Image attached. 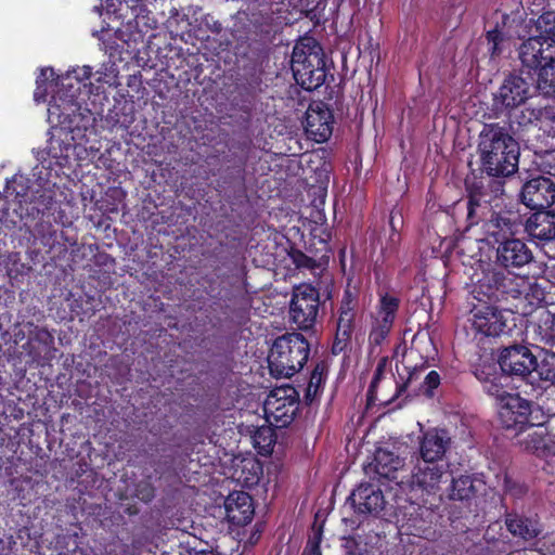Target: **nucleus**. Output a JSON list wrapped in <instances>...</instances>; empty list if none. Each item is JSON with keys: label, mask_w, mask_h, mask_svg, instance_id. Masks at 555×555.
<instances>
[{"label": "nucleus", "mask_w": 555, "mask_h": 555, "mask_svg": "<svg viewBox=\"0 0 555 555\" xmlns=\"http://www.w3.org/2000/svg\"><path fill=\"white\" fill-rule=\"evenodd\" d=\"M533 75L537 76L535 89L544 96L555 99V61L543 66Z\"/></svg>", "instance_id": "nucleus-40"}, {"label": "nucleus", "mask_w": 555, "mask_h": 555, "mask_svg": "<svg viewBox=\"0 0 555 555\" xmlns=\"http://www.w3.org/2000/svg\"><path fill=\"white\" fill-rule=\"evenodd\" d=\"M505 526L513 537L520 538L524 541H531L542 532L537 517L527 516L514 511L505 513Z\"/></svg>", "instance_id": "nucleus-30"}, {"label": "nucleus", "mask_w": 555, "mask_h": 555, "mask_svg": "<svg viewBox=\"0 0 555 555\" xmlns=\"http://www.w3.org/2000/svg\"><path fill=\"white\" fill-rule=\"evenodd\" d=\"M427 362L423 361L420 365L409 366L408 370V377L402 383H397L396 392L395 395L388 399L383 401V403H390L395 399L401 397L408 389V387L414 382L421 378L422 373L426 370Z\"/></svg>", "instance_id": "nucleus-44"}, {"label": "nucleus", "mask_w": 555, "mask_h": 555, "mask_svg": "<svg viewBox=\"0 0 555 555\" xmlns=\"http://www.w3.org/2000/svg\"><path fill=\"white\" fill-rule=\"evenodd\" d=\"M477 154L481 172L489 177L507 178L518 170L520 145L506 125L483 124L477 139Z\"/></svg>", "instance_id": "nucleus-2"}, {"label": "nucleus", "mask_w": 555, "mask_h": 555, "mask_svg": "<svg viewBox=\"0 0 555 555\" xmlns=\"http://www.w3.org/2000/svg\"><path fill=\"white\" fill-rule=\"evenodd\" d=\"M238 481L246 488H253L257 486L262 477L263 468L259 460L244 459L242 465L235 470Z\"/></svg>", "instance_id": "nucleus-37"}, {"label": "nucleus", "mask_w": 555, "mask_h": 555, "mask_svg": "<svg viewBox=\"0 0 555 555\" xmlns=\"http://www.w3.org/2000/svg\"><path fill=\"white\" fill-rule=\"evenodd\" d=\"M318 229H313L309 234V240L304 241L305 250L315 258V262H320L321 260L328 259L330 245L328 238L330 234L326 235V238L317 234Z\"/></svg>", "instance_id": "nucleus-39"}, {"label": "nucleus", "mask_w": 555, "mask_h": 555, "mask_svg": "<svg viewBox=\"0 0 555 555\" xmlns=\"http://www.w3.org/2000/svg\"><path fill=\"white\" fill-rule=\"evenodd\" d=\"M48 112L50 120L55 119L63 131L72 134L73 140L85 137L93 121L91 112L87 108L82 109L81 104H70L64 108L50 105Z\"/></svg>", "instance_id": "nucleus-18"}, {"label": "nucleus", "mask_w": 555, "mask_h": 555, "mask_svg": "<svg viewBox=\"0 0 555 555\" xmlns=\"http://www.w3.org/2000/svg\"><path fill=\"white\" fill-rule=\"evenodd\" d=\"M372 465L379 479L392 481L397 479V472L402 466V461L388 450L377 449Z\"/></svg>", "instance_id": "nucleus-33"}, {"label": "nucleus", "mask_w": 555, "mask_h": 555, "mask_svg": "<svg viewBox=\"0 0 555 555\" xmlns=\"http://www.w3.org/2000/svg\"><path fill=\"white\" fill-rule=\"evenodd\" d=\"M452 443L450 434L444 428H429L418 437L417 459L448 462L444 456Z\"/></svg>", "instance_id": "nucleus-24"}, {"label": "nucleus", "mask_w": 555, "mask_h": 555, "mask_svg": "<svg viewBox=\"0 0 555 555\" xmlns=\"http://www.w3.org/2000/svg\"><path fill=\"white\" fill-rule=\"evenodd\" d=\"M533 93L530 79L521 74L509 73L492 93L491 112L495 118L511 117L513 112L522 106Z\"/></svg>", "instance_id": "nucleus-10"}, {"label": "nucleus", "mask_w": 555, "mask_h": 555, "mask_svg": "<svg viewBox=\"0 0 555 555\" xmlns=\"http://www.w3.org/2000/svg\"><path fill=\"white\" fill-rule=\"evenodd\" d=\"M51 78V83L54 80L53 68H42L36 79V85H48V80Z\"/></svg>", "instance_id": "nucleus-51"}, {"label": "nucleus", "mask_w": 555, "mask_h": 555, "mask_svg": "<svg viewBox=\"0 0 555 555\" xmlns=\"http://www.w3.org/2000/svg\"><path fill=\"white\" fill-rule=\"evenodd\" d=\"M473 373L482 384L483 390L489 396L496 398L499 403L503 402V397L512 395L505 390L502 383L505 374L502 371L498 372L496 363L493 360L476 365Z\"/></svg>", "instance_id": "nucleus-27"}, {"label": "nucleus", "mask_w": 555, "mask_h": 555, "mask_svg": "<svg viewBox=\"0 0 555 555\" xmlns=\"http://www.w3.org/2000/svg\"><path fill=\"white\" fill-rule=\"evenodd\" d=\"M322 541V531L319 530L313 532L312 535L309 537L307 544L304 548L302 555H322L321 553V544Z\"/></svg>", "instance_id": "nucleus-49"}, {"label": "nucleus", "mask_w": 555, "mask_h": 555, "mask_svg": "<svg viewBox=\"0 0 555 555\" xmlns=\"http://www.w3.org/2000/svg\"><path fill=\"white\" fill-rule=\"evenodd\" d=\"M327 364L324 361H319L315 363L313 370L311 371L309 382L306 388L305 400L307 402H312L317 397H319L322 391L324 384L327 378Z\"/></svg>", "instance_id": "nucleus-36"}, {"label": "nucleus", "mask_w": 555, "mask_h": 555, "mask_svg": "<svg viewBox=\"0 0 555 555\" xmlns=\"http://www.w3.org/2000/svg\"><path fill=\"white\" fill-rule=\"evenodd\" d=\"M525 231L533 238L551 242L555 240V208L535 210L526 220Z\"/></svg>", "instance_id": "nucleus-28"}, {"label": "nucleus", "mask_w": 555, "mask_h": 555, "mask_svg": "<svg viewBox=\"0 0 555 555\" xmlns=\"http://www.w3.org/2000/svg\"><path fill=\"white\" fill-rule=\"evenodd\" d=\"M515 493H516V494H521V493H524V489H522V487H519V489H518Z\"/></svg>", "instance_id": "nucleus-58"}, {"label": "nucleus", "mask_w": 555, "mask_h": 555, "mask_svg": "<svg viewBox=\"0 0 555 555\" xmlns=\"http://www.w3.org/2000/svg\"><path fill=\"white\" fill-rule=\"evenodd\" d=\"M310 344L300 333H286L272 344L268 354V369L274 378H291L307 363Z\"/></svg>", "instance_id": "nucleus-8"}, {"label": "nucleus", "mask_w": 555, "mask_h": 555, "mask_svg": "<svg viewBox=\"0 0 555 555\" xmlns=\"http://www.w3.org/2000/svg\"><path fill=\"white\" fill-rule=\"evenodd\" d=\"M156 479L172 485L180 479L176 453L162 454L153 462Z\"/></svg>", "instance_id": "nucleus-34"}, {"label": "nucleus", "mask_w": 555, "mask_h": 555, "mask_svg": "<svg viewBox=\"0 0 555 555\" xmlns=\"http://www.w3.org/2000/svg\"><path fill=\"white\" fill-rule=\"evenodd\" d=\"M300 2L306 8H309L310 5H312L315 2V0H300Z\"/></svg>", "instance_id": "nucleus-55"}, {"label": "nucleus", "mask_w": 555, "mask_h": 555, "mask_svg": "<svg viewBox=\"0 0 555 555\" xmlns=\"http://www.w3.org/2000/svg\"><path fill=\"white\" fill-rule=\"evenodd\" d=\"M547 113H548V108H547V107H545V108H544V112L540 109V111L538 112V114H537V113H535V111H534V109H532L530 114H531L532 116H534V118H535V119H540V118H541V116H542L543 114L547 115Z\"/></svg>", "instance_id": "nucleus-54"}, {"label": "nucleus", "mask_w": 555, "mask_h": 555, "mask_svg": "<svg viewBox=\"0 0 555 555\" xmlns=\"http://www.w3.org/2000/svg\"><path fill=\"white\" fill-rule=\"evenodd\" d=\"M299 411V393L293 386L276 387L270 391L263 403L266 422L276 428L287 427Z\"/></svg>", "instance_id": "nucleus-12"}, {"label": "nucleus", "mask_w": 555, "mask_h": 555, "mask_svg": "<svg viewBox=\"0 0 555 555\" xmlns=\"http://www.w3.org/2000/svg\"><path fill=\"white\" fill-rule=\"evenodd\" d=\"M288 257L297 269L312 270L321 266L315 262V258L309 255L306 250H301L295 244H291L287 249Z\"/></svg>", "instance_id": "nucleus-43"}, {"label": "nucleus", "mask_w": 555, "mask_h": 555, "mask_svg": "<svg viewBox=\"0 0 555 555\" xmlns=\"http://www.w3.org/2000/svg\"><path fill=\"white\" fill-rule=\"evenodd\" d=\"M258 162L250 141H235L228 145V151L221 156L218 169L217 185L229 198H241L246 195L247 177L254 175Z\"/></svg>", "instance_id": "nucleus-3"}, {"label": "nucleus", "mask_w": 555, "mask_h": 555, "mask_svg": "<svg viewBox=\"0 0 555 555\" xmlns=\"http://www.w3.org/2000/svg\"><path fill=\"white\" fill-rule=\"evenodd\" d=\"M185 551L182 548V551H179V555H184Z\"/></svg>", "instance_id": "nucleus-59"}, {"label": "nucleus", "mask_w": 555, "mask_h": 555, "mask_svg": "<svg viewBox=\"0 0 555 555\" xmlns=\"http://www.w3.org/2000/svg\"><path fill=\"white\" fill-rule=\"evenodd\" d=\"M485 480L475 474L460 475L452 478L449 498L453 501L469 502L485 490Z\"/></svg>", "instance_id": "nucleus-31"}, {"label": "nucleus", "mask_w": 555, "mask_h": 555, "mask_svg": "<svg viewBox=\"0 0 555 555\" xmlns=\"http://www.w3.org/2000/svg\"><path fill=\"white\" fill-rule=\"evenodd\" d=\"M291 68L298 86L317 90L325 83L328 70L323 47L312 37L301 38L294 46Z\"/></svg>", "instance_id": "nucleus-7"}, {"label": "nucleus", "mask_w": 555, "mask_h": 555, "mask_svg": "<svg viewBox=\"0 0 555 555\" xmlns=\"http://www.w3.org/2000/svg\"><path fill=\"white\" fill-rule=\"evenodd\" d=\"M358 514L376 515L385 506L382 490L372 483H361L348 498Z\"/></svg>", "instance_id": "nucleus-26"}, {"label": "nucleus", "mask_w": 555, "mask_h": 555, "mask_svg": "<svg viewBox=\"0 0 555 555\" xmlns=\"http://www.w3.org/2000/svg\"><path fill=\"white\" fill-rule=\"evenodd\" d=\"M535 372L541 379L555 384V353H546L542 361L538 363Z\"/></svg>", "instance_id": "nucleus-46"}, {"label": "nucleus", "mask_w": 555, "mask_h": 555, "mask_svg": "<svg viewBox=\"0 0 555 555\" xmlns=\"http://www.w3.org/2000/svg\"><path fill=\"white\" fill-rule=\"evenodd\" d=\"M29 339L41 345L47 351L54 346V336L46 327L35 326L34 331L29 332Z\"/></svg>", "instance_id": "nucleus-47"}, {"label": "nucleus", "mask_w": 555, "mask_h": 555, "mask_svg": "<svg viewBox=\"0 0 555 555\" xmlns=\"http://www.w3.org/2000/svg\"><path fill=\"white\" fill-rule=\"evenodd\" d=\"M554 446H555V434H554Z\"/></svg>", "instance_id": "nucleus-60"}, {"label": "nucleus", "mask_w": 555, "mask_h": 555, "mask_svg": "<svg viewBox=\"0 0 555 555\" xmlns=\"http://www.w3.org/2000/svg\"><path fill=\"white\" fill-rule=\"evenodd\" d=\"M274 424L262 425L256 427L251 435L253 443L260 455H270L273 452V447L276 442V433Z\"/></svg>", "instance_id": "nucleus-35"}, {"label": "nucleus", "mask_w": 555, "mask_h": 555, "mask_svg": "<svg viewBox=\"0 0 555 555\" xmlns=\"http://www.w3.org/2000/svg\"><path fill=\"white\" fill-rule=\"evenodd\" d=\"M499 423L514 436H518L535 425L533 418V402L520 397L519 393L503 397L498 408Z\"/></svg>", "instance_id": "nucleus-14"}, {"label": "nucleus", "mask_w": 555, "mask_h": 555, "mask_svg": "<svg viewBox=\"0 0 555 555\" xmlns=\"http://www.w3.org/2000/svg\"><path fill=\"white\" fill-rule=\"evenodd\" d=\"M227 520L237 527L248 525L255 515L254 500L245 491H233L224 500Z\"/></svg>", "instance_id": "nucleus-25"}, {"label": "nucleus", "mask_w": 555, "mask_h": 555, "mask_svg": "<svg viewBox=\"0 0 555 555\" xmlns=\"http://www.w3.org/2000/svg\"><path fill=\"white\" fill-rule=\"evenodd\" d=\"M533 430L520 441L525 450L538 457L555 455L554 434L543 424L535 423Z\"/></svg>", "instance_id": "nucleus-29"}, {"label": "nucleus", "mask_w": 555, "mask_h": 555, "mask_svg": "<svg viewBox=\"0 0 555 555\" xmlns=\"http://www.w3.org/2000/svg\"><path fill=\"white\" fill-rule=\"evenodd\" d=\"M441 383L440 374L437 371H430L421 384L420 389L427 398L434 397V391Z\"/></svg>", "instance_id": "nucleus-48"}, {"label": "nucleus", "mask_w": 555, "mask_h": 555, "mask_svg": "<svg viewBox=\"0 0 555 555\" xmlns=\"http://www.w3.org/2000/svg\"><path fill=\"white\" fill-rule=\"evenodd\" d=\"M320 307L319 289L311 284H300L294 288L289 315L299 330L308 331L314 327Z\"/></svg>", "instance_id": "nucleus-15"}, {"label": "nucleus", "mask_w": 555, "mask_h": 555, "mask_svg": "<svg viewBox=\"0 0 555 555\" xmlns=\"http://www.w3.org/2000/svg\"><path fill=\"white\" fill-rule=\"evenodd\" d=\"M511 481L508 479H505V486L508 491H512L513 488L509 486Z\"/></svg>", "instance_id": "nucleus-56"}, {"label": "nucleus", "mask_w": 555, "mask_h": 555, "mask_svg": "<svg viewBox=\"0 0 555 555\" xmlns=\"http://www.w3.org/2000/svg\"><path fill=\"white\" fill-rule=\"evenodd\" d=\"M520 72L529 76L554 64L555 61V12L547 11L534 22V33L518 48Z\"/></svg>", "instance_id": "nucleus-4"}, {"label": "nucleus", "mask_w": 555, "mask_h": 555, "mask_svg": "<svg viewBox=\"0 0 555 555\" xmlns=\"http://www.w3.org/2000/svg\"><path fill=\"white\" fill-rule=\"evenodd\" d=\"M449 467V462H436L415 457L410 478L411 489L434 493L439 489V483L448 473Z\"/></svg>", "instance_id": "nucleus-21"}, {"label": "nucleus", "mask_w": 555, "mask_h": 555, "mask_svg": "<svg viewBox=\"0 0 555 555\" xmlns=\"http://www.w3.org/2000/svg\"><path fill=\"white\" fill-rule=\"evenodd\" d=\"M66 75H73L75 81L79 80L83 88H87L89 85L88 81L92 76V68L90 66H82L68 72Z\"/></svg>", "instance_id": "nucleus-50"}, {"label": "nucleus", "mask_w": 555, "mask_h": 555, "mask_svg": "<svg viewBox=\"0 0 555 555\" xmlns=\"http://www.w3.org/2000/svg\"><path fill=\"white\" fill-rule=\"evenodd\" d=\"M507 308L476 305L472 309V331L474 339L478 345L486 348V345H492L502 335L507 333V319L504 315ZM508 310H513L508 308Z\"/></svg>", "instance_id": "nucleus-11"}, {"label": "nucleus", "mask_w": 555, "mask_h": 555, "mask_svg": "<svg viewBox=\"0 0 555 555\" xmlns=\"http://www.w3.org/2000/svg\"><path fill=\"white\" fill-rule=\"evenodd\" d=\"M493 26L486 31L488 51L492 59L500 56L504 50V42L525 37L522 23L526 21L517 13H501L495 11L492 15Z\"/></svg>", "instance_id": "nucleus-16"}, {"label": "nucleus", "mask_w": 555, "mask_h": 555, "mask_svg": "<svg viewBox=\"0 0 555 555\" xmlns=\"http://www.w3.org/2000/svg\"><path fill=\"white\" fill-rule=\"evenodd\" d=\"M54 203V191L46 188L34 190L30 179L16 173L7 180L4 194L0 192V223L30 229L36 220L52 209Z\"/></svg>", "instance_id": "nucleus-1"}, {"label": "nucleus", "mask_w": 555, "mask_h": 555, "mask_svg": "<svg viewBox=\"0 0 555 555\" xmlns=\"http://www.w3.org/2000/svg\"><path fill=\"white\" fill-rule=\"evenodd\" d=\"M48 95V85H36L34 98L38 102H46Z\"/></svg>", "instance_id": "nucleus-52"}, {"label": "nucleus", "mask_w": 555, "mask_h": 555, "mask_svg": "<svg viewBox=\"0 0 555 555\" xmlns=\"http://www.w3.org/2000/svg\"><path fill=\"white\" fill-rule=\"evenodd\" d=\"M527 279L492 268L482 272L473 285L472 295L481 305L503 307L512 300L527 297Z\"/></svg>", "instance_id": "nucleus-6"}, {"label": "nucleus", "mask_w": 555, "mask_h": 555, "mask_svg": "<svg viewBox=\"0 0 555 555\" xmlns=\"http://www.w3.org/2000/svg\"><path fill=\"white\" fill-rule=\"evenodd\" d=\"M388 364H389L388 357H382L377 362V365H376L374 374H373V378L371 380V384H370L367 392H366V405L367 406L375 405L376 402L378 401V398H377L378 385L382 382V379L385 377Z\"/></svg>", "instance_id": "nucleus-42"}, {"label": "nucleus", "mask_w": 555, "mask_h": 555, "mask_svg": "<svg viewBox=\"0 0 555 555\" xmlns=\"http://www.w3.org/2000/svg\"><path fill=\"white\" fill-rule=\"evenodd\" d=\"M124 555H130V554H128V553H125Z\"/></svg>", "instance_id": "nucleus-61"}, {"label": "nucleus", "mask_w": 555, "mask_h": 555, "mask_svg": "<svg viewBox=\"0 0 555 555\" xmlns=\"http://www.w3.org/2000/svg\"><path fill=\"white\" fill-rule=\"evenodd\" d=\"M521 7H524L525 3H529L530 0H517Z\"/></svg>", "instance_id": "nucleus-57"}, {"label": "nucleus", "mask_w": 555, "mask_h": 555, "mask_svg": "<svg viewBox=\"0 0 555 555\" xmlns=\"http://www.w3.org/2000/svg\"><path fill=\"white\" fill-rule=\"evenodd\" d=\"M495 177L472 176L464 181L466 196L454 203L456 214L465 210V230L479 224L493 207V203L504 193V183Z\"/></svg>", "instance_id": "nucleus-5"}, {"label": "nucleus", "mask_w": 555, "mask_h": 555, "mask_svg": "<svg viewBox=\"0 0 555 555\" xmlns=\"http://www.w3.org/2000/svg\"><path fill=\"white\" fill-rule=\"evenodd\" d=\"M540 343L544 345H555V313L543 311L540 315L537 330Z\"/></svg>", "instance_id": "nucleus-41"}, {"label": "nucleus", "mask_w": 555, "mask_h": 555, "mask_svg": "<svg viewBox=\"0 0 555 555\" xmlns=\"http://www.w3.org/2000/svg\"><path fill=\"white\" fill-rule=\"evenodd\" d=\"M156 488L153 483V476L147 475L134 485V496L143 503H150L154 500Z\"/></svg>", "instance_id": "nucleus-45"}, {"label": "nucleus", "mask_w": 555, "mask_h": 555, "mask_svg": "<svg viewBox=\"0 0 555 555\" xmlns=\"http://www.w3.org/2000/svg\"><path fill=\"white\" fill-rule=\"evenodd\" d=\"M400 302L399 297L389 293H385L379 296L377 318L369 334L370 345L376 347L382 346L386 340L393 327L400 308Z\"/></svg>", "instance_id": "nucleus-19"}, {"label": "nucleus", "mask_w": 555, "mask_h": 555, "mask_svg": "<svg viewBox=\"0 0 555 555\" xmlns=\"http://www.w3.org/2000/svg\"><path fill=\"white\" fill-rule=\"evenodd\" d=\"M73 77V75L62 77L59 89L49 101V106L56 105L59 108H64L70 104H81L83 99L80 95L83 86L79 80L75 81Z\"/></svg>", "instance_id": "nucleus-32"}, {"label": "nucleus", "mask_w": 555, "mask_h": 555, "mask_svg": "<svg viewBox=\"0 0 555 555\" xmlns=\"http://www.w3.org/2000/svg\"><path fill=\"white\" fill-rule=\"evenodd\" d=\"M360 307V289L348 283L338 301L335 318V333L331 347L333 356L346 354L351 351L352 336L357 326Z\"/></svg>", "instance_id": "nucleus-9"}, {"label": "nucleus", "mask_w": 555, "mask_h": 555, "mask_svg": "<svg viewBox=\"0 0 555 555\" xmlns=\"http://www.w3.org/2000/svg\"><path fill=\"white\" fill-rule=\"evenodd\" d=\"M28 232L49 251L53 249L57 242V230L50 220L39 219L35 224L34 231L31 232L28 229Z\"/></svg>", "instance_id": "nucleus-38"}, {"label": "nucleus", "mask_w": 555, "mask_h": 555, "mask_svg": "<svg viewBox=\"0 0 555 555\" xmlns=\"http://www.w3.org/2000/svg\"><path fill=\"white\" fill-rule=\"evenodd\" d=\"M185 551V555H219L215 553L214 551H198V552H192L190 548H183Z\"/></svg>", "instance_id": "nucleus-53"}, {"label": "nucleus", "mask_w": 555, "mask_h": 555, "mask_svg": "<svg viewBox=\"0 0 555 555\" xmlns=\"http://www.w3.org/2000/svg\"><path fill=\"white\" fill-rule=\"evenodd\" d=\"M495 264L506 272L513 269H520L533 260V253L529 246L515 236L494 246Z\"/></svg>", "instance_id": "nucleus-23"}, {"label": "nucleus", "mask_w": 555, "mask_h": 555, "mask_svg": "<svg viewBox=\"0 0 555 555\" xmlns=\"http://www.w3.org/2000/svg\"><path fill=\"white\" fill-rule=\"evenodd\" d=\"M498 364L506 376L525 379L535 371L538 360L528 347L513 345L501 351Z\"/></svg>", "instance_id": "nucleus-17"}, {"label": "nucleus", "mask_w": 555, "mask_h": 555, "mask_svg": "<svg viewBox=\"0 0 555 555\" xmlns=\"http://www.w3.org/2000/svg\"><path fill=\"white\" fill-rule=\"evenodd\" d=\"M489 217H485L481 225L482 237L478 240L479 249L485 246L494 248L499 244L514 237L521 224L520 216L512 210H490Z\"/></svg>", "instance_id": "nucleus-13"}, {"label": "nucleus", "mask_w": 555, "mask_h": 555, "mask_svg": "<svg viewBox=\"0 0 555 555\" xmlns=\"http://www.w3.org/2000/svg\"><path fill=\"white\" fill-rule=\"evenodd\" d=\"M520 199L534 211L555 208V183L542 176L532 178L522 185Z\"/></svg>", "instance_id": "nucleus-22"}, {"label": "nucleus", "mask_w": 555, "mask_h": 555, "mask_svg": "<svg viewBox=\"0 0 555 555\" xmlns=\"http://www.w3.org/2000/svg\"><path fill=\"white\" fill-rule=\"evenodd\" d=\"M333 127L332 108L322 101L312 102L306 112L305 131L307 137L317 143H324L332 137Z\"/></svg>", "instance_id": "nucleus-20"}]
</instances>
